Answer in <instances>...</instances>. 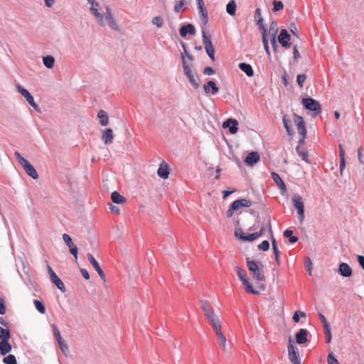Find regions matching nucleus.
Returning <instances> with one entry per match:
<instances>
[{
    "instance_id": "14",
    "label": "nucleus",
    "mask_w": 364,
    "mask_h": 364,
    "mask_svg": "<svg viewBox=\"0 0 364 364\" xmlns=\"http://www.w3.org/2000/svg\"><path fill=\"white\" fill-rule=\"evenodd\" d=\"M290 38V35L288 33L286 29L281 30L278 36V41L282 47L289 48L290 46V43H289Z\"/></svg>"
},
{
    "instance_id": "41",
    "label": "nucleus",
    "mask_w": 364,
    "mask_h": 364,
    "mask_svg": "<svg viewBox=\"0 0 364 364\" xmlns=\"http://www.w3.org/2000/svg\"><path fill=\"white\" fill-rule=\"evenodd\" d=\"M283 123H284V126L288 133L289 135H292L293 134V131L291 128V126H290V121H289L287 118H286V116H284L283 117Z\"/></svg>"
},
{
    "instance_id": "39",
    "label": "nucleus",
    "mask_w": 364,
    "mask_h": 364,
    "mask_svg": "<svg viewBox=\"0 0 364 364\" xmlns=\"http://www.w3.org/2000/svg\"><path fill=\"white\" fill-rule=\"evenodd\" d=\"M292 234H293L292 230H287L284 232V236L285 237H289V242L291 243H295V242H296L298 241L299 239L296 236H292Z\"/></svg>"
},
{
    "instance_id": "43",
    "label": "nucleus",
    "mask_w": 364,
    "mask_h": 364,
    "mask_svg": "<svg viewBox=\"0 0 364 364\" xmlns=\"http://www.w3.org/2000/svg\"><path fill=\"white\" fill-rule=\"evenodd\" d=\"M5 364H17L16 359L14 355H9L3 359Z\"/></svg>"
},
{
    "instance_id": "5",
    "label": "nucleus",
    "mask_w": 364,
    "mask_h": 364,
    "mask_svg": "<svg viewBox=\"0 0 364 364\" xmlns=\"http://www.w3.org/2000/svg\"><path fill=\"white\" fill-rule=\"evenodd\" d=\"M14 154L19 164L23 167L26 173L33 179H37L38 178V174L35 168L30 164V162L24 159L19 152L16 151Z\"/></svg>"
},
{
    "instance_id": "55",
    "label": "nucleus",
    "mask_w": 364,
    "mask_h": 364,
    "mask_svg": "<svg viewBox=\"0 0 364 364\" xmlns=\"http://www.w3.org/2000/svg\"><path fill=\"white\" fill-rule=\"evenodd\" d=\"M58 343L63 352L65 353L66 350H68V347L63 339L58 341Z\"/></svg>"
},
{
    "instance_id": "13",
    "label": "nucleus",
    "mask_w": 364,
    "mask_h": 364,
    "mask_svg": "<svg viewBox=\"0 0 364 364\" xmlns=\"http://www.w3.org/2000/svg\"><path fill=\"white\" fill-rule=\"evenodd\" d=\"M87 259L90 261V264L92 265L93 268L98 273V274L100 277V278L102 279V280L105 282L106 281L105 274L103 270L102 269L101 267L100 266L99 263L95 259L94 256L91 253H88Z\"/></svg>"
},
{
    "instance_id": "22",
    "label": "nucleus",
    "mask_w": 364,
    "mask_h": 364,
    "mask_svg": "<svg viewBox=\"0 0 364 364\" xmlns=\"http://www.w3.org/2000/svg\"><path fill=\"white\" fill-rule=\"evenodd\" d=\"M105 18L107 21L108 22V24L109 27L112 29L117 30L118 29V25L114 21V18L111 13V10L109 7L106 8V14H105Z\"/></svg>"
},
{
    "instance_id": "2",
    "label": "nucleus",
    "mask_w": 364,
    "mask_h": 364,
    "mask_svg": "<svg viewBox=\"0 0 364 364\" xmlns=\"http://www.w3.org/2000/svg\"><path fill=\"white\" fill-rule=\"evenodd\" d=\"M294 122L296 126L299 134L301 136V138L299 141V144L296 148V153L303 161L309 163L308 152L302 146L306 136V129L304 119L297 114H294Z\"/></svg>"
},
{
    "instance_id": "59",
    "label": "nucleus",
    "mask_w": 364,
    "mask_h": 364,
    "mask_svg": "<svg viewBox=\"0 0 364 364\" xmlns=\"http://www.w3.org/2000/svg\"><path fill=\"white\" fill-rule=\"evenodd\" d=\"M80 272H81L82 277L85 279H87V280L90 279V274H89V273H88L87 269H85L84 268H82V269H80Z\"/></svg>"
},
{
    "instance_id": "11",
    "label": "nucleus",
    "mask_w": 364,
    "mask_h": 364,
    "mask_svg": "<svg viewBox=\"0 0 364 364\" xmlns=\"http://www.w3.org/2000/svg\"><path fill=\"white\" fill-rule=\"evenodd\" d=\"M203 43L208 55L212 61L215 60V50L211 41L207 36L205 31H202Z\"/></svg>"
},
{
    "instance_id": "53",
    "label": "nucleus",
    "mask_w": 364,
    "mask_h": 364,
    "mask_svg": "<svg viewBox=\"0 0 364 364\" xmlns=\"http://www.w3.org/2000/svg\"><path fill=\"white\" fill-rule=\"evenodd\" d=\"M258 248L263 251H267L269 248V243L267 240H264L261 244L258 245Z\"/></svg>"
},
{
    "instance_id": "48",
    "label": "nucleus",
    "mask_w": 364,
    "mask_h": 364,
    "mask_svg": "<svg viewBox=\"0 0 364 364\" xmlns=\"http://www.w3.org/2000/svg\"><path fill=\"white\" fill-rule=\"evenodd\" d=\"M306 79V75L304 74L298 75L296 77V82L301 88L303 87L304 83Z\"/></svg>"
},
{
    "instance_id": "31",
    "label": "nucleus",
    "mask_w": 364,
    "mask_h": 364,
    "mask_svg": "<svg viewBox=\"0 0 364 364\" xmlns=\"http://www.w3.org/2000/svg\"><path fill=\"white\" fill-rule=\"evenodd\" d=\"M261 28H262V43L264 45V50L267 55H270L269 47L268 41L267 38V34L266 28L264 25L261 26Z\"/></svg>"
},
{
    "instance_id": "12",
    "label": "nucleus",
    "mask_w": 364,
    "mask_h": 364,
    "mask_svg": "<svg viewBox=\"0 0 364 364\" xmlns=\"http://www.w3.org/2000/svg\"><path fill=\"white\" fill-rule=\"evenodd\" d=\"M266 228H268L269 231L270 232V233L272 235V249H273L274 257H275V260H276L277 264L279 265V264H280V262H279V251L277 247V241L272 235L271 221H270L269 218L267 219Z\"/></svg>"
},
{
    "instance_id": "54",
    "label": "nucleus",
    "mask_w": 364,
    "mask_h": 364,
    "mask_svg": "<svg viewBox=\"0 0 364 364\" xmlns=\"http://www.w3.org/2000/svg\"><path fill=\"white\" fill-rule=\"evenodd\" d=\"M6 313V305L4 298L0 296V314L4 315Z\"/></svg>"
},
{
    "instance_id": "49",
    "label": "nucleus",
    "mask_w": 364,
    "mask_h": 364,
    "mask_svg": "<svg viewBox=\"0 0 364 364\" xmlns=\"http://www.w3.org/2000/svg\"><path fill=\"white\" fill-rule=\"evenodd\" d=\"M11 334L9 330L0 327V338H10Z\"/></svg>"
},
{
    "instance_id": "15",
    "label": "nucleus",
    "mask_w": 364,
    "mask_h": 364,
    "mask_svg": "<svg viewBox=\"0 0 364 364\" xmlns=\"http://www.w3.org/2000/svg\"><path fill=\"white\" fill-rule=\"evenodd\" d=\"M197 7L200 15L201 21L204 24H206L208 21V14L205 10L203 0H196Z\"/></svg>"
},
{
    "instance_id": "27",
    "label": "nucleus",
    "mask_w": 364,
    "mask_h": 364,
    "mask_svg": "<svg viewBox=\"0 0 364 364\" xmlns=\"http://www.w3.org/2000/svg\"><path fill=\"white\" fill-rule=\"evenodd\" d=\"M111 200L116 204H124L126 203V198L117 191L112 193Z\"/></svg>"
},
{
    "instance_id": "18",
    "label": "nucleus",
    "mask_w": 364,
    "mask_h": 364,
    "mask_svg": "<svg viewBox=\"0 0 364 364\" xmlns=\"http://www.w3.org/2000/svg\"><path fill=\"white\" fill-rule=\"evenodd\" d=\"M179 33L181 37H186L187 34L194 35L196 33V29L193 24L188 23L181 27Z\"/></svg>"
},
{
    "instance_id": "35",
    "label": "nucleus",
    "mask_w": 364,
    "mask_h": 364,
    "mask_svg": "<svg viewBox=\"0 0 364 364\" xmlns=\"http://www.w3.org/2000/svg\"><path fill=\"white\" fill-rule=\"evenodd\" d=\"M186 4L187 3L185 0H181L176 2L174 6V11L176 13L184 11L187 9Z\"/></svg>"
},
{
    "instance_id": "44",
    "label": "nucleus",
    "mask_w": 364,
    "mask_h": 364,
    "mask_svg": "<svg viewBox=\"0 0 364 364\" xmlns=\"http://www.w3.org/2000/svg\"><path fill=\"white\" fill-rule=\"evenodd\" d=\"M235 270H236L237 274L241 282H242L246 277H247L246 272L243 269H242L240 267H236Z\"/></svg>"
},
{
    "instance_id": "7",
    "label": "nucleus",
    "mask_w": 364,
    "mask_h": 364,
    "mask_svg": "<svg viewBox=\"0 0 364 364\" xmlns=\"http://www.w3.org/2000/svg\"><path fill=\"white\" fill-rule=\"evenodd\" d=\"M288 356L292 364H301V358L296 346H294V341L290 336L288 341Z\"/></svg>"
},
{
    "instance_id": "56",
    "label": "nucleus",
    "mask_w": 364,
    "mask_h": 364,
    "mask_svg": "<svg viewBox=\"0 0 364 364\" xmlns=\"http://www.w3.org/2000/svg\"><path fill=\"white\" fill-rule=\"evenodd\" d=\"M109 210L112 213L115 215H119L120 213L119 208L112 204H109Z\"/></svg>"
},
{
    "instance_id": "64",
    "label": "nucleus",
    "mask_w": 364,
    "mask_h": 364,
    "mask_svg": "<svg viewBox=\"0 0 364 364\" xmlns=\"http://www.w3.org/2000/svg\"><path fill=\"white\" fill-rule=\"evenodd\" d=\"M300 58V55H299V50H298V48L296 47V46H294V58L295 60H297Z\"/></svg>"
},
{
    "instance_id": "50",
    "label": "nucleus",
    "mask_w": 364,
    "mask_h": 364,
    "mask_svg": "<svg viewBox=\"0 0 364 364\" xmlns=\"http://www.w3.org/2000/svg\"><path fill=\"white\" fill-rule=\"evenodd\" d=\"M152 23L158 28H161L163 26V20L160 16H155L152 19Z\"/></svg>"
},
{
    "instance_id": "24",
    "label": "nucleus",
    "mask_w": 364,
    "mask_h": 364,
    "mask_svg": "<svg viewBox=\"0 0 364 364\" xmlns=\"http://www.w3.org/2000/svg\"><path fill=\"white\" fill-rule=\"evenodd\" d=\"M50 280L53 284L56 285V287L62 291H65V287L63 284V282L61 281V279L58 277V275L54 272H52V274L50 275Z\"/></svg>"
},
{
    "instance_id": "37",
    "label": "nucleus",
    "mask_w": 364,
    "mask_h": 364,
    "mask_svg": "<svg viewBox=\"0 0 364 364\" xmlns=\"http://www.w3.org/2000/svg\"><path fill=\"white\" fill-rule=\"evenodd\" d=\"M226 11L231 16L235 15L236 4L235 1L232 0L227 4Z\"/></svg>"
},
{
    "instance_id": "60",
    "label": "nucleus",
    "mask_w": 364,
    "mask_h": 364,
    "mask_svg": "<svg viewBox=\"0 0 364 364\" xmlns=\"http://www.w3.org/2000/svg\"><path fill=\"white\" fill-rule=\"evenodd\" d=\"M319 318H320L321 322L323 323V328L324 327H328V326H329V324H328V321H326L325 316L322 314H319Z\"/></svg>"
},
{
    "instance_id": "29",
    "label": "nucleus",
    "mask_w": 364,
    "mask_h": 364,
    "mask_svg": "<svg viewBox=\"0 0 364 364\" xmlns=\"http://www.w3.org/2000/svg\"><path fill=\"white\" fill-rule=\"evenodd\" d=\"M272 178L280 190L286 191V186L281 177L275 172L272 173Z\"/></svg>"
},
{
    "instance_id": "17",
    "label": "nucleus",
    "mask_w": 364,
    "mask_h": 364,
    "mask_svg": "<svg viewBox=\"0 0 364 364\" xmlns=\"http://www.w3.org/2000/svg\"><path fill=\"white\" fill-rule=\"evenodd\" d=\"M259 155L256 151H252L247 154L245 159V162L248 166H253L259 161Z\"/></svg>"
},
{
    "instance_id": "9",
    "label": "nucleus",
    "mask_w": 364,
    "mask_h": 364,
    "mask_svg": "<svg viewBox=\"0 0 364 364\" xmlns=\"http://www.w3.org/2000/svg\"><path fill=\"white\" fill-rule=\"evenodd\" d=\"M303 106L310 111L315 112V115H318L321 112V106L320 103L311 97L304 98L301 102Z\"/></svg>"
},
{
    "instance_id": "16",
    "label": "nucleus",
    "mask_w": 364,
    "mask_h": 364,
    "mask_svg": "<svg viewBox=\"0 0 364 364\" xmlns=\"http://www.w3.org/2000/svg\"><path fill=\"white\" fill-rule=\"evenodd\" d=\"M237 124L238 122L236 119H228L225 121L223 124V128H229V131L231 134H235L237 132Z\"/></svg>"
},
{
    "instance_id": "1",
    "label": "nucleus",
    "mask_w": 364,
    "mask_h": 364,
    "mask_svg": "<svg viewBox=\"0 0 364 364\" xmlns=\"http://www.w3.org/2000/svg\"><path fill=\"white\" fill-rule=\"evenodd\" d=\"M201 308L205 312V316L208 320V323L211 325L215 333L220 348L223 351H225L227 349V339L222 332L221 322L218 316L215 314L212 308L206 305H203Z\"/></svg>"
},
{
    "instance_id": "62",
    "label": "nucleus",
    "mask_w": 364,
    "mask_h": 364,
    "mask_svg": "<svg viewBox=\"0 0 364 364\" xmlns=\"http://www.w3.org/2000/svg\"><path fill=\"white\" fill-rule=\"evenodd\" d=\"M358 262L359 264L361 266L363 269L364 270V257L362 255H358Z\"/></svg>"
},
{
    "instance_id": "6",
    "label": "nucleus",
    "mask_w": 364,
    "mask_h": 364,
    "mask_svg": "<svg viewBox=\"0 0 364 364\" xmlns=\"http://www.w3.org/2000/svg\"><path fill=\"white\" fill-rule=\"evenodd\" d=\"M247 267L252 277L257 282H264L265 280L264 274L260 271L258 264L255 261L247 258Z\"/></svg>"
},
{
    "instance_id": "58",
    "label": "nucleus",
    "mask_w": 364,
    "mask_h": 364,
    "mask_svg": "<svg viewBox=\"0 0 364 364\" xmlns=\"http://www.w3.org/2000/svg\"><path fill=\"white\" fill-rule=\"evenodd\" d=\"M203 73L205 75H211L215 73V70L210 67H206L204 68Z\"/></svg>"
},
{
    "instance_id": "20",
    "label": "nucleus",
    "mask_w": 364,
    "mask_h": 364,
    "mask_svg": "<svg viewBox=\"0 0 364 364\" xmlns=\"http://www.w3.org/2000/svg\"><path fill=\"white\" fill-rule=\"evenodd\" d=\"M204 91L206 94L211 92L212 95H215L219 91L218 87L216 85L215 82L210 80L206 84L203 85Z\"/></svg>"
},
{
    "instance_id": "10",
    "label": "nucleus",
    "mask_w": 364,
    "mask_h": 364,
    "mask_svg": "<svg viewBox=\"0 0 364 364\" xmlns=\"http://www.w3.org/2000/svg\"><path fill=\"white\" fill-rule=\"evenodd\" d=\"M292 202L294 208L297 210L298 217L301 223L304 219V205L302 198L299 195H294L292 196Z\"/></svg>"
},
{
    "instance_id": "34",
    "label": "nucleus",
    "mask_w": 364,
    "mask_h": 364,
    "mask_svg": "<svg viewBox=\"0 0 364 364\" xmlns=\"http://www.w3.org/2000/svg\"><path fill=\"white\" fill-rule=\"evenodd\" d=\"M97 117L100 119V122L102 126H106L108 124L109 117L104 110H100L97 114Z\"/></svg>"
},
{
    "instance_id": "3",
    "label": "nucleus",
    "mask_w": 364,
    "mask_h": 364,
    "mask_svg": "<svg viewBox=\"0 0 364 364\" xmlns=\"http://www.w3.org/2000/svg\"><path fill=\"white\" fill-rule=\"evenodd\" d=\"M265 231L266 228L264 227V225H262L259 232H256L252 234L245 235L242 232V229L238 228H236L235 230V236L241 240L252 242L257 239L258 237H261L262 235H264Z\"/></svg>"
},
{
    "instance_id": "57",
    "label": "nucleus",
    "mask_w": 364,
    "mask_h": 364,
    "mask_svg": "<svg viewBox=\"0 0 364 364\" xmlns=\"http://www.w3.org/2000/svg\"><path fill=\"white\" fill-rule=\"evenodd\" d=\"M70 252L73 255L75 259H77V247L76 245H74L69 248Z\"/></svg>"
},
{
    "instance_id": "61",
    "label": "nucleus",
    "mask_w": 364,
    "mask_h": 364,
    "mask_svg": "<svg viewBox=\"0 0 364 364\" xmlns=\"http://www.w3.org/2000/svg\"><path fill=\"white\" fill-rule=\"evenodd\" d=\"M53 327H54V334H55V336L57 341H58L62 340L63 338H61L59 331L58 330V328H56L55 326H53Z\"/></svg>"
},
{
    "instance_id": "28",
    "label": "nucleus",
    "mask_w": 364,
    "mask_h": 364,
    "mask_svg": "<svg viewBox=\"0 0 364 364\" xmlns=\"http://www.w3.org/2000/svg\"><path fill=\"white\" fill-rule=\"evenodd\" d=\"M239 68L243 71L248 77H252L254 71L252 66L250 64L245 63H241L238 65Z\"/></svg>"
},
{
    "instance_id": "19",
    "label": "nucleus",
    "mask_w": 364,
    "mask_h": 364,
    "mask_svg": "<svg viewBox=\"0 0 364 364\" xmlns=\"http://www.w3.org/2000/svg\"><path fill=\"white\" fill-rule=\"evenodd\" d=\"M339 274L345 277H349L352 275V269L351 267L345 262H342L339 264L338 267Z\"/></svg>"
},
{
    "instance_id": "40",
    "label": "nucleus",
    "mask_w": 364,
    "mask_h": 364,
    "mask_svg": "<svg viewBox=\"0 0 364 364\" xmlns=\"http://www.w3.org/2000/svg\"><path fill=\"white\" fill-rule=\"evenodd\" d=\"M35 307L36 309L42 314H45L46 312V308L43 303L38 300H34L33 301Z\"/></svg>"
},
{
    "instance_id": "63",
    "label": "nucleus",
    "mask_w": 364,
    "mask_h": 364,
    "mask_svg": "<svg viewBox=\"0 0 364 364\" xmlns=\"http://www.w3.org/2000/svg\"><path fill=\"white\" fill-rule=\"evenodd\" d=\"M311 266H312V262H311V259L309 258H307L306 259V267H307L308 272L310 275L311 274Z\"/></svg>"
},
{
    "instance_id": "25",
    "label": "nucleus",
    "mask_w": 364,
    "mask_h": 364,
    "mask_svg": "<svg viewBox=\"0 0 364 364\" xmlns=\"http://www.w3.org/2000/svg\"><path fill=\"white\" fill-rule=\"evenodd\" d=\"M277 32V24L273 22L270 25L269 33H268V35L269 36V38H270L271 43L273 47L277 46V41H276Z\"/></svg>"
},
{
    "instance_id": "45",
    "label": "nucleus",
    "mask_w": 364,
    "mask_h": 364,
    "mask_svg": "<svg viewBox=\"0 0 364 364\" xmlns=\"http://www.w3.org/2000/svg\"><path fill=\"white\" fill-rule=\"evenodd\" d=\"M16 88L18 90V91L26 99L28 97H29L31 95L30 94V92L26 90L25 88H23L21 85H16Z\"/></svg>"
},
{
    "instance_id": "23",
    "label": "nucleus",
    "mask_w": 364,
    "mask_h": 364,
    "mask_svg": "<svg viewBox=\"0 0 364 364\" xmlns=\"http://www.w3.org/2000/svg\"><path fill=\"white\" fill-rule=\"evenodd\" d=\"M308 332L306 329L301 328L296 334V341L298 344H303L308 341Z\"/></svg>"
},
{
    "instance_id": "26",
    "label": "nucleus",
    "mask_w": 364,
    "mask_h": 364,
    "mask_svg": "<svg viewBox=\"0 0 364 364\" xmlns=\"http://www.w3.org/2000/svg\"><path fill=\"white\" fill-rule=\"evenodd\" d=\"M9 338H4L0 342V351L3 355H5L11 350V346L9 343Z\"/></svg>"
},
{
    "instance_id": "42",
    "label": "nucleus",
    "mask_w": 364,
    "mask_h": 364,
    "mask_svg": "<svg viewBox=\"0 0 364 364\" xmlns=\"http://www.w3.org/2000/svg\"><path fill=\"white\" fill-rule=\"evenodd\" d=\"M303 317L306 318V315L305 312L301 311H296L294 312L292 319L295 323H298L299 321V318Z\"/></svg>"
},
{
    "instance_id": "47",
    "label": "nucleus",
    "mask_w": 364,
    "mask_h": 364,
    "mask_svg": "<svg viewBox=\"0 0 364 364\" xmlns=\"http://www.w3.org/2000/svg\"><path fill=\"white\" fill-rule=\"evenodd\" d=\"M273 11H280V10H282L283 8H284V5H283V3L280 1H276L274 0L273 1Z\"/></svg>"
},
{
    "instance_id": "52",
    "label": "nucleus",
    "mask_w": 364,
    "mask_h": 364,
    "mask_svg": "<svg viewBox=\"0 0 364 364\" xmlns=\"http://www.w3.org/2000/svg\"><path fill=\"white\" fill-rule=\"evenodd\" d=\"M328 364H339L338 360L332 353H329L327 358Z\"/></svg>"
},
{
    "instance_id": "30",
    "label": "nucleus",
    "mask_w": 364,
    "mask_h": 364,
    "mask_svg": "<svg viewBox=\"0 0 364 364\" xmlns=\"http://www.w3.org/2000/svg\"><path fill=\"white\" fill-rule=\"evenodd\" d=\"M243 285L245 286V291L248 293H251L253 294H258L259 292L256 291L250 282V279L248 277H246L242 282Z\"/></svg>"
},
{
    "instance_id": "36",
    "label": "nucleus",
    "mask_w": 364,
    "mask_h": 364,
    "mask_svg": "<svg viewBox=\"0 0 364 364\" xmlns=\"http://www.w3.org/2000/svg\"><path fill=\"white\" fill-rule=\"evenodd\" d=\"M44 65L48 68H53L54 66L55 59L51 55L44 57L43 59Z\"/></svg>"
},
{
    "instance_id": "51",
    "label": "nucleus",
    "mask_w": 364,
    "mask_h": 364,
    "mask_svg": "<svg viewBox=\"0 0 364 364\" xmlns=\"http://www.w3.org/2000/svg\"><path fill=\"white\" fill-rule=\"evenodd\" d=\"M324 333L326 335V343H329L331 341L330 326H328V327H324Z\"/></svg>"
},
{
    "instance_id": "21",
    "label": "nucleus",
    "mask_w": 364,
    "mask_h": 364,
    "mask_svg": "<svg viewBox=\"0 0 364 364\" xmlns=\"http://www.w3.org/2000/svg\"><path fill=\"white\" fill-rule=\"evenodd\" d=\"M114 134L113 131L111 128L106 129L104 130L102 135V140L105 144H109L113 142Z\"/></svg>"
},
{
    "instance_id": "32",
    "label": "nucleus",
    "mask_w": 364,
    "mask_h": 364,
    "mask_svg": "<svg viewBox=\"0 0 364 364\" xmlns=\"http://www.w3.org/2000/svg\"><path fill=\"white\" fill-rule=\"evenodd\" d=\"M157 173L158 175L164 178V179H166V178H168V176H169V171H168V167L167 165H160L158 171H157Z\"/></svg>"
},
{
    "instance_id": "46",
    "label": "nucleus",
    "mask_w": 364,
    "mask_h": 364,
    "mask_svg": "<svg viewBox=\"0 0 364 364\" xmlns=\"http://www.w3.org/2000/svg\"><path fill=\"white\" fill-rule=\"evenodd\" d=\"M63 239L69 248L75 245L73 242L72 238L69 235L66 233L63 234Z\"/></svg>"
},
{
    "instance_id": "4",
    "label": "nucleus",
    "mask_w": 364,
    "mask_h": 364,
    "mask_svg": "<svg viewBox=\"0 0 364 364\" xmlns=\"http://www.w3.org/2000/svg\"><path fill=\"white\" fill-rule=\"evenodd\" d=\"M182 63H183V69L185 75L188 78L190 83L195 88L198 89L199 87V78L197 75H194L193 70H191V64L188 65L185 60V55L183 54L181 55Z\"/></svg>"
},
{
    "instance_id": "33",
    "label": "nucleus",
    "mask_w": 364,
    "mask_h": 364,
    "mask_svg": "<svg viewBox=\"0 0 364 364\" xmlns=\"http://www.w3.org/2000/svg\"><path fill=\"white\" fill-rule=\"evenodd\" d=\"M95 5L96 6H98L97 4H92L90 10L92 11V13L93 14V15L96 17L99 23L102 25L103 24V16L98 11L97 8L95 7Z\"/></svg>"
},
{
    "instance_id": "8",
    "label": "nucleus",
    "mask_w": 364,
    "mask_h": 364,
    "mask_svg": "<svg viewBox=\"0 0 364 364\" xmlns=\"http://www.w3.org/2000/svg\"><path fill=\"white\" fill-rule=\"evenodd\" d=\"M251 205H252V202L249 200H247L245 198L236 200L231 204V205L227 210V213H226L227 216L228 218H231L233 215L234 212L240 208H242V207L249 208Z\"/></svg>"
},
{
    "instance_id": "38",
    "label": "nucleus",
    "mask_w": 364,
    "mask_h": 364,
    "mask_svg": "<svg viewBox=\"0 0 364 364\" xmlns=\"http://www.w3.org/2000/svg\"><path fill=\"white\" fill-rule=\"evenodd\" d=\"M255 20L259 29L262 31L261 26L263 24V19L261 15L260 9H257L255 14Z\"/></svg>"
}]
</instances>
